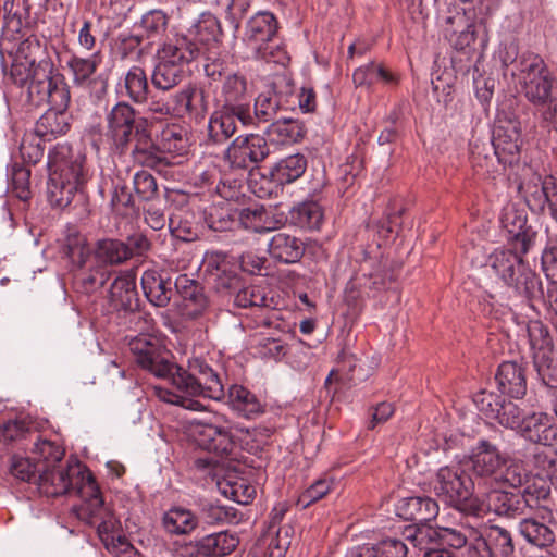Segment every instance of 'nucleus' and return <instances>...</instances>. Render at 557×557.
I'll return each mask as SVG.
<instances>
[{
  "label": "nucleus",
  "mask_w": 557,
  "mask_h": 557,
  "mask_svg": "<svg viewBox=\"0 0 557 557\" xmlns=\"http://www.w3.org/2000/svg\"><path fill=\"white\" fill-rule=\"evenodd\" d=\"M278 32V22L270 11H259L245 27L244 41L253 52L267 42H272Z\"/></svg>",
  "instance_id": "5701e85b"
},
{
  "label": "nucleus",
  "mask_w": 557,
  "mask_h": 557,
  "mask_svg": "<svg viewBox=\"0 0 557 557\" xmlns=\"http://www.w3.org/2000/svg\"><path fill=\"white\" fill-rule=\"evenodd\" d=\"M286 220L300 230L315 231L323 222V209L317 201H302L289 210Z\"/></svg>",
  "instance_id": "37998d69"
},
{
  "label": "nucleus",
  "mask_w": 557,
  "mask_h": 557,
  "mask_svg": "<svg viewBox=\"0 0 557 557\" xmlns=\"http://www.w3.org/2000/svg\"><path fill=\"white\" fill-rule=\"evenodd\" d=\"M129 350L136 363L157 379L170 380L174 386L187 394L200 392V385L171 360V352L158 337L140 334L131 339Z\"/></svg>",
  "instance_id": "20e7f679"
},
{
  "label": "nucleus",
  "mask_w": 557,
  "mask_h": 557,
  "mask_svg": "<svg viewBox=\"0 0 557 557\" xmlns=\"http://www.w3.org/2000/svg\"><path fill=\"white\" fill-rule=\"evenodd\" d=\"M408 552V546L403 540L387 536L375 543L352 548L349 557H407Z\"/></svg>",
  "instance_id": "a19ab883"
},
{
  "label": "nucleus",
  "mask_w": 557,
  "mask_h": 557,
  "mask_svg": "<svg viewBox=\"0 0 557 557\" xmlns=\"http://www.w3.org/2000/svg\"><path fill=\"white\" fill-rule=\"evenodd\" d=\"M121 86L123 97L134 104H146L150 97V87L145 69L133 65L124 75Z\"/></svg>",
  "instance_id": "58836bf2"
},
{
  "label": "nucleus",
  "mask_w": 557,
  "mask_h": 557,
  "mask_svg": "<svg viewBox=\"0 0 557 557\" xmlns=\"http://www.w3.org/2000/svg\"><path fill=\"white\" fill-rule=\"evenodd\" d=\"M250 5V0L216 1L211 16H213L219 33L222 34L223 24H226L233 33H236L239 28L240 20L246 15Z\"/></svg>",
  "instance_id": "f704fd0d"
},
{
  "label": "nucleus",
  "mask_w": 557,
  "mask_h": 557,
  "mask_svg": "<svg viewBox=\"0 0 557 557\" xmlns=\"http://www.w3.org/2000/svg\"><path fill=\"white\" fill-rule=\"evenodd\" d=\"M306 244L299 237L285 233H275L268 244V252L272 260L283 264H294L301 260Z\"/></svg>",
  "instance_id": "bb28decb"
},
{
  "label": "nucleus",
  "mask_w": 557,
  "mask_h": 557,
  "mask_svg": "<svg viewBox=\"0 0 557 557\" xmlns=\"http://www.w3.org/2000/svg\"><path fill=\"white\" fill-rule=\"evenodd\" d=\"M235 290L231 294L233 295ZM272 299L265 295V289L259 285H249L246 287L237 288L234 302L239 308H262L269 307Z\"/></svg>",
  "instance_id": "e2e57ef3"
},
{
  "label": "nucleus",
  "mask_w": 557,
  "mask_h": 557,
  "mask_svg": "<svg viewBox=\"0 0 557 557\" xmlns=\"http://www.w3.org/2000/svg\"><path fill=\"white\" fill-rule=\"evenodd\" d=\"M521 128L517 119H498L494 126L491 144L498 162L512 166L520 161Z\"/></svg>",
  "instance_id": "2eb2a0df"
},
{
  "label": "nucleus",
  "mask_w": 557,
  "mask_h": 557,
  "mask_svg": "<svg viewBox=\"0 0 557 557\" xmlns=\"http://www.w3.org/2000/svg\"><path fill=\"white\" fill-rule=\"evenodd\" d=\"M67 109L50 107L36 122L34 132L47 141L65 135L71 128Z\"/></svg>",
  "instance_id": "473e14b6"
},
{
  "label": "nucleus",
  "mask_w": 557,
  "mask_h": 557,
  "mask_svg": "<svg viewBox=\"0 0 557 557\" xmlns=\"http://www.w3.org/2000/svg\"><path fill=\"white\" fill-rule=\"evenodd\" d=\"M500 222L506 232V240L511 248L528 253L535 247L539 232L528 223V218L522 211L508 208Z\"/></svg>",
  "instance_id": "f3484780"
},
{
  "label": "nucleus",
  "mask_w": 557,
  "mask_h": 557,
  "mask_svg": "<svg viewBox=\"0 0 557 557\" xmlns=\"http://www.w3.org/2000/svg\"><path fill=\"white\" fill-rule=\"evenodd\" d=\"M34 435L37 440L34 443L33 454L37 465L41 469L58 467L64 457V448L55 442L41 438L37 433Z\"/></svg>",
  "instance_id": "6e6d98bb"
},
{
  "label": "nucleus",
  "mask_w": 557,
  "mask_h": 557,
  "mask_svg": "<svg viewBox=\"0 0 557 557\" xmlns=\"http://www.w3.org/2000/svg\"><path fill=\"white\" fill-rule=\"evenodd\" d=\"M45 141L47 140L37 135L36 132L24 134L20 144V154L23 161L37 164L45 156Z\"/></svg>",
  "instance_id": "0e129e2a"
},
{
  "label": "nucleus",
  "mask_w": 557,
  "mask_h": 557,
  "mask_svg": "<svg viewBox=\"0 0 557 557\" xmlns=\"http://www.w3.org/2000/svg\"><path fill=\"white\" fill-rule=\"evenodd\" d=\"M267 263V258L253 252L240 257L238 265L236 258L223 251H211V287L221 296H230L240 287L238 268L251 274L260 273Z\"/></svg>",
  "instance_id": "9d476101"
},
{
  "label": "nucleus",
  "mask_w": 557,
  "mask_h": 557,
  "mask_svg": "<svg viewBox=\"0 0 557 557\" xmlns=\"http://www.w3.org/2000/svg\"><path fill=\"white\" fill-rule=\"evenodd\" d=\"M60 252L71 261L75 269L92 264V249L88 246L85 235L75 227H67Z\"/></svg>",
  "instance_id": "7c9ffc66"
},
{
  "label": "nucleus",
  "mask_w": 557,
  "mask_h": 557,
  "mask_svg": "<svg viewBox=\"0 0 557 557\" xmlns=\"http://www.w3.org/2000/svg\"><path fill=\"white\" fill-rule=\"evenodd\" d=\"M72 494L77 495L83 500L78 509L79 518L86 517V515L104 506V500L96 478L87 468H81V473L74 475Z\"/></svg>",
  "instance_id": "a878e982"
},
{
  "label": "nucleus",
  "mask_w": 557,
  "mask_h": 557,
  "mask_svg": "<svg viewBox=\"0 0 557 557\" xmlns=\"http://www.w3.org/2000/svg\"><path fill=\"white\" fill-rule=\"evenodd\" d=\"M129 247L120 239L104 238L97 240L92 248V264H121L131 259Z\"/></svg>",
  "instance_id": "49530a36"
},
{
  "label": "nucleus",
  "mask_w": 557,
  "mask_h": 557,
  "mask_svg": "<svg viewBox=\"0 0 557 557\" xmlns=\"http://www.w3.org/2000/svg\"><path fill=\"white\" fill-rule=\"evenodd\" d=\"M101 62L102 55L99 50L88 57L73 53L66 61L73 85L78 88L89 89L99 86L100 92L104 94L108 88V79L102 74L95 76Z\"/></svg>",
  "instance_id": "a211bd4d"
},
{
  "label": "nucleus",
  "mask_w": 557,
  "mask_h": 557,
  "mask_svg": "<svg viewBox=\"0 0 557 557\" xmlns=\"http://www.w3.org/2000/svg\"><path fill=\"white\" fill-rule=\"evenodd\" d=\"M440 511L438 504L429 496H412L399 500L396 506L397 515L407 521L428 524Z\"/></svg>",
  "instance_id": "cd10ccee"
},
{
  "label": "nucleus",
  "mask_w": 557,
  "mask_h": 557,
  "mask_svg": "<svg viewBox=\"0 0 557 557\" xmlns=\"http://www.w3.org/2000/svg\"><path fill=\"white\" fill-rule=\"evenodd\" d=\"M296 108V95L293 84L285 79L273 82L270 88L255 100L253 114L249 107H237V119L244 125L273 123L285 112Z\"/></svg>",
  "instance_id": "6e6552de"
},
{
  "label": "nucleus",
  "mask_w": 557,
  "mask_h": 557,
  "mask_svg": "<svg viewBox=\"0 0 557 557\" xmlns=\"http://www.w3.org/2000/svg\"><path fill=\"white\" fill-rule=\"evenodd\" d=\"M157 141L163 156L177 154L183 156L188 149V138L186 129L176 123L166 124L157 135Z\"/></svg>",
  "instance_id": "09e8293b"
},
{
  "label": "nucleus",
  "mask_w": 557,
  "mask_h": 557,
  "mask_svg": "<svg viewBox=\"0 0 557 557\" xmlns=\"http://www.w3.org/2000/svg\"><path fill=\"white\" fill-rule=\"evenodd\" d=\"M174 287L182 297L184 305V315L190 320H196L205 314L209 308V298L205 294V287L187 274H180Z\"/></svg>",
  "instance_id": "aec40b11"
},
{
  "label": "nucleus",
  "mask_w": 557,
  "mask_h": 557,
  "mask_svg": "<svg viewBox=\"0 0 557 557\" xmlns=\"http://www.w3.org/2000/svg\"><path fill=\"white\" fill-rule=\"evenodd\" d=\"M522 90L528 101L539 108L542 122L557 132V83L550 72L527 81Z\"/></svg>",
  "instance_id": "ddd939ff"
},
{
  "label": "nucleus",
  "mask_w": 557,
  "mask_h": 557,
  "mask_svg": "<svg viewBox=\"0 0 557 557\" xmlns=\"http://www.w3.org/2000/svg\"><path fill=\"white\" fill-rule=\"evenodd\" d=\"M170 16L160 9H153L141 15L135 23L134 29L146 41V49H150L157 41L165 35L169 27Z\"/></svg>",
  "instance_id": "e433bc0d"
},
{
  "label": "nucleus",
  "mask_w": 557,
  "mask_h": 557,
  "mask_svg": "<svg viewBox=\"0 0 557 557\" xmlns=\"http://www.w3.org/2000/svg\"><path fill=\"white\" fill-rule=\"evenodd\" d=\"M106 138L111 149L119 154L129 150L133 137L147 126V120L125 100L117 101L107 113Z\"/></svg>",
  "instance_id": "9b49d317"
},
{
  "label": "nucleus",
  "mask_w": 557,
  "mask_h": 557,
  "mask_svg": "<svg viewBox=\"0 0 557 557\" xmlns=\"http://www.w3.org/2000/svg\"><path fill=\"white\" fill-rule=\"evenodd\" d=\"M82 519L89 525L97 528L98 535L103 544H107L111 540H115L117 535H121L119 532V521L104 506L86 515V517H83Z\"/></svg>",
  "instance_id": "3c124183"
},
{
  "label": "nucleus",
  "mask_w": 557,
  "mask_h": 557,
  "mask_svg": "<svg viewBox=\"0 0 557 557\" xmlns=\"http://www.w3.org/2000/svg\"><path fill=\"white\" fill-rule=\"evenodd\" d=\"M476 409L485 418L497 421L502 426L516 430L522 422L524 411L505 395L481 389L472 398Z\"/></svg>",
  "instance_id": "4468645a"
},
{
  "label": "nucleus",
  "mask_w": 557,
  "mask_h": 557,
  "mask_svg": "<svg viewBox=\"0 0 557 557\" xmlns=\"http://www.w3.org/2000/svg\"><path fill=\"white\" fill-rule=\"evenodd\" d=\"M81 473V467L67 465L66 467L45 468L38 475L37 490L47 497H58L72 494L74 475Z\"/></svg>",
  "instance_id": "6ab92c4d"
},
{
  "label": "nucleus",
  "mask_w": 557,
  "mask_h": 557,
  "mask_svg": "<svg viewBox=\"0 0 557 557\" xmlns=\"http://www.w3.org/2000/svg\"><path fill=\"white\" fill-rule=\"evenodd\" d=\"M399 75L383 63L371 61L364 65L357 67L352 73V83L355 87L366 88L368 91H374L377 83H382L386 87H395L399 84Z\"/></svg>",
  "instance_id": "c85d7f7f"
},
{
  "label": "nucleus",
  "mask_w": 557,
  "mask_h": 557,
  "mask_svg": "<svg viewBox=\"0 0 557 557\" xmlns=\"http://www.w3.org/2000/svg\"><path fill=\"white\" fill-rule=\"evenodd\" d=\"M162 525L170 534H188L197 527V518L190 510L173 507L163 515Z\"/></svg>",
  "instance_id": "864d4df0"
},
{
  "label": "nucleus",
  "mask_w": 557,
  "mask_h": 557,
  "mask_svg": "<svg viewBox=\"0 0 557 557\" xmlns=\"http://www.w3.org/2000/svg\"><path fill=\"white\" fill-rule=\"evenodd\" d=\"M211 481H215L218 492L237 504H248L255 494V488L239 476L233 461L219 465L211 458Z\"/></svg>",
  "instance_id": "dca6fc26"
},
{
  "label": "nucleus",
  "mask_w": 557,
  "mask_h": 557,
  "mask_svg": "<svg viewBox=\"0 0 557 557\" xmlns=\"http://www.w3.org/2000/svg\"><path fill=\"white\" fill-rule=\"evenodd\" d=\"M523 188V186H520ZM524 199L529 209L537 215L557 209V177L547 175L539 183H528L524 187Z\"/></svg>",
  "instance_id": "412c9836"
},
{
  "label": "nucleus",
  "mask_w": 557,
  "mask_h": 557,
  "mask_svg": "<svg viewBox=\"0 0 557 557\" xmlns=\"http://www.w3.org/2000/svg\"><path fill=\"white\" fill-rule=\"evenodd\" d=\"M521 493L525 510L534 508H546L550 498V484L541 478L529 482Z\"/></svg>",
  "instance_id": "4d7b16f0"
},
{
  "label": "nucleus",
  "mask_w": 557,
  "mask_h": 557,
  "mask_svg": "<svg viewBox=\"0 0 557 557\" xmlns=\"http://www.w3.org/2000/svg\"><path fill=\"white\" fill-rule=\"evenodd\" d=\"M133 140H135V145L131 154L135 163L151 169L168 164L166 157L162 154L157 138L151 137L147 126L134 136Z\"/></svg>",
  "instance_id": "c756f323"
},
{
  "label": "nucleus",
  "mask_w": 557,
  "mask_h": 557,
  "mask_svg": "<svg viewBox=\"0 0 557 557\" xmlns=\"http://www.w3.org/2000/svg\"><path fill=\"white\" fill-rule=\"evenodd\" d=\"M8 176L12 193L23 201L29 200L32 197L30 170L17 162H13L8 169Z\"/></svg>",
  "instance_id": "680f3d73"
},
{
  "label": "nucleus",
  "mask_w": 557,
  "mask_h": 557,
  "mask_svg": "<svg viewBox=\"0 0 557 557\" xmlns=\"http://www.w3.org/2000/svg\"><path fill=\"white\" fill-rule=\"evenodd\" d=\"M495 557H515L511 532L499 525H491L483 537Z\"/></svg>",
  "instance_id": "bf43d9fd"
},
{
  "label": "nucleus",
  "mask_w": 557,
  "mask_h": 557,
  "mask_svg": "<svg viewBox=\"0 0 557 557\" xmlns=\"http://www.w3.org/2000/svg\"><path fill=\"white\" fill-rule=\"evenodd\" d=\"M557 522H547L536 518H524L519 522V533L531 545L547 548L555 543Z\"/></svg>",
  "instance_id": "2f4dec72"
},
{
  "label": "nucleus",
  "mask_w": 557,
  "mask_h": 557,
  "mask_svg": "<svg viewBox=\"0 0 557 557\" xmlns=\"http://www.w3.org/2000/svg\"><path fill=\"white\" fill-rule=\"evenodd\" d=\"M227 403L233 410L246 419H255L264 412V406L259 398L244 386H230Z\"/></svg>",
  "instance_id": "a18cd8bd"
},
{
  "label": "nucleus",
  "mask_w": 557,
  "mask_h": 557,
  "mask_svg": "<svg viewBox=\"0 0 557 557\" xmlns=\"http://www.w3.org/2000/svg\"><path fill=\"white\" fill-rule=\"evenodd\" d=\"M47 168V198L52 207L65 209L75 194L86 198L85 188L92 172L83 149H75L69 143H58L48 152Z\"/></svg>",
  "instance_id": "f03ea898"
},
{
  "label": "nucleus",
  "mask_w": 557,
  "mask_h": 557,
  "mask_svg": "<svg viewBox=\"0 0 557 557\" xmlns=\"http://www.w3.org/2000/svg\"><path fill=\"white\" fill-rule=\"evenodd\" d=\"M242 184L235 177H219L211 193V231L233 230L242 226L256 233L271 231L276 226L264 227L265 209L263 206L244 207Z\"/></svg>",
  "instance_id": "7ed1b4c3"
},
{
  "label": "nucleus",
  "mask_w": 557,
  "mask_h": 557,
  "mask_svg": "<svg viewBox=\"0 0 557 557\" xmlns=\"http://www.w3.org/2000/svg\"><path fill=\"white\" fill-rule=\"evenodd\" d=\"M503 442V432L495 431L488 437H480L475 446L471 449L470 463L473 474L483 479H495L506 466L505 451L500 450Z\"/></svg>",
  "instance_id": "f8f14e48"
},
{
  "label": "nucleus",
  "mask_w": 557,
  "mask_h": 557,
  "mask_svg": "<svg viewBox=\"0 0 557 557\" xmlns=\"http://www.w3.org/2000/svg\"><path fill=\"white\" fill-rule=\"evenodd\" d=\"M525 255L513 248H498L488 256L487 265L516 296L533 301L543 296V285L524 260Z\"/></svg>",
  "instance_id": "39448f33"
},
{
  "label": "nucleus",
  "mask_w": 557,
  "mask_h": 557,
  "mask_svg": "<svg viewBox=\"0 0 557 557\" xmlns=\"http://www.w3.org/2000/svg\"><path fill=\"white\" fill-rule=\"evenodd\" d=\"M487 506L497 516L516 518L527 512L521 493L517 491L494 490L487 495Z\"/></svg>",
  "instance_id": "ea45409f"
},
{
  "label": "nucleus",
  "mask_w": 557,
  "mask_h": 557,
  "mask_svg": "<svg viewBox=\"0 0 557 557\" xmlns=\"http://www.w3.org/2000/svg\"><path fill=\"white\" fill-rule=\"evenodd\" d=\"M186 113L196 122L205 121L208 112L207 91L205 87L188 86Z\"/></svg>",
  "instance_id": "338daca9"
},
{
  "label": "nucleus",
  "mask_w": 557,
  "mask_h": 557,
  "mask_svg": "<svg viewBox=\"0 0 557 557\" xmlns=\"http://www.w3.org/2000/svg\"><path fill=\"white\" fill-rule=\"evenodd\" d=\"M185 76V70L170 63L156 60L151 84L160 92H168L178 86Z\"/></svg>",
  "instance_id": "8fccbe9b"
},
{
  "label": "nucleus",
  "mask_w": 557,
  "mask_h": 557,
  "mask_svg": "<svg viewBox=\"0 0 557 557\" xmlns=\"http://www.w3.org/2000/svg\"><path fill=\"white\" fill-rule=\"evenodd\" d=\"M307 170V159L301 153L287 156L270 170V177L276 185H286L300 178Z\"/></svg>",
  "instance_id": "c03bdc74"
},
{
  "label": "nucleus",
  "mask_w": 557,
  "mask_h": 557,
  "mask_svg": "<svg viewBox=\"0 0 557 557\" xmlns=\"http://www.w3.org/2000/svg\"><path fill=\"white\" fill-rule=\"evenodd\" d=\"M42 469L37 462L28 457L13 455L10 458L9 474L16 482L35 484L37 486L38 475Z\"/></svg>",
  "instance_id": "052dcab7"
},
{
  "label": "nucleus",
  "mask_w": 557,
  "mask_h": 557,
  "mask_svg": "<svg viewBox=\"0 0 557 557\" xmlns=\"http://www.w3.org/2000/svg\"><path fill=\"white\" fill-rule=\"evenodd\" d=\"M542 270L550 283H557V234H548L541 256Z\"/></svg>",
  "instance_id": "774afa93"
},
{
  "label": "nucleus",
  "mask_w": 557,
  "mask_h": 557,
  "mask_svg": "<svg viewBox=\"0 0 557 557\" xmlns=\"http://www.w3.org/2000/svg\"><path fill=\"white\" fill-rule=\"evenodd\" d=\"M172 282L157 270H146L141 275V288L146 298L156 307L169 305L172 295Z\"/></svg>",
  "instance_id": "c9c22d12"
},
{
  "label": "nucleus",
  "mask_w": 557,
  "mask_h": 557,
  "mask_svg": "<svg viewBox=\"0 0 557 557\" xmlns=\"http://www.w3.org/2000/svg\"><path fill=\"white\" fill-rule=\"evenodd\" d=\"M527 332L533 357L539 354L553 355V337L547 325L540 320H532L527 325Z\"/></svg>",
  "instance_id": "13d9d810"
},
{
  "label": "nucleus",
  "mask_w": 557,
  "mask_h": 557,
  "mask_svg": "<svg viewBox=\"0 0 557 557\" xmlns=\"http://www.w3.org/2000/svg\"><path fill=\"white\" fill-rule=\"evenodd\" d=\"M525 366L518 361L502 362L495 373L497 388L502 395L521 399L527 394Z\"/></svg>",
  "instance_id": "b1692460"
},
{
  "label": "nucleus",
  "mask_w": 557,
  "mask_h": 557,
  "mask_svg": "<svg viewBox=\"0 0 557 557\" xmlns=\"http://www.w3.org/2000/svg\"><path fill=\"white\" fill-rule=\"evenodd\" d=\"M110 277V271L107 267L97 264L90 265L89 270L86 267L77 269L74 276V287L77 292L89 295L104 286Z\"/></svg>",
  "instance_id": "603ef678"
},
{
  "label": "nucleus",
  "mask_w": 557,
  "mask_h": 557,
  "mask_svg": "<svg viewBox=\"0 0 557 557\" xmlns=\"http://www.w3.org/2000/svg\"><path fill=\"white\" fill-rule=\"evenodd\" d=\"M221 417L218 413H213L211 418V454L213 453L216 458H211L213 461H218L219 465L231 461L227 457L234 449V441L231 434V426L228 423L223 425L220 424Z\"/></svg>",
  "instance_id": "de8ad7c7"
},
{
  "label": "nucleus",
  "mask_w": 557,
  "mask_h": 557,
  "mask_svg": "<svg viewBox=\"0 0 557 557\" xmlns=\"http://www.w3.org/2000/svg\"><path fill=\"white\" fill-rule=\"evenodd\" d=\"M531 443L552 446L557 442V426L545 412L523 414L522 422L516 429Z\"/></svg>",
  "instance_id": "4be33fe9"
},
{
  "label": "nucleus",
  "mask_w": 557,
  "mask_h": 557,
  "mask_svg": "<svg viewBox=\"0 0 557 557\" xmlns=\"http://www.w3.org/2000/svg\"><path fill=\"white\" fill-rule=\"evenodd\" d=\"M109 305L115 311L139 314V298L133 274L126 273L114 278L109 289Z\"/></svg>",
  "instance_id": "393cba45"
},
{
  "label": "nucleus",
  "mask_w": 557,
  "mask_h": 557,
  "mask_svg": "<svg viewBox=\"0 0 557 557\" xmlns=\"http://www.w3.org/2000/svg\"><path fill=\"white\" fill-rule=\"evenodd\" d=\"M435 529L430 524L414 523L405 528L401 539L405 543L408 541L413 547L423 550L430 549L429 545L434 542Z\"/></svg>",
  "instance_id": "69168bd1"
},
{
  "label": "nucleus",
  "mask_w": 557,
  "mask_h": 557,
  "mask_svg": "<svg viewBox=\"0 0 557 557\" xmlns=\"http://www.w3.org/2000/svg\"><path fill=\"white\" fill-rule=\"evenodd\" d=\"M435 495L446 506L462 513L473 515L479 510L471 476L459 465L441 467L433 480Z\"/></svg>",
  "instance_id": "1a4fd4ad"
},
{
  "label": "nucleus",
  "mask_w": 557,
  "mask_h": 557,
  "mask_svg": "<svg viewBox=\"0 0 557 557\" xmlns=\"http://www.w3.org/2000/svg\"><path fill=\"white\" fill-rule=\"evenodd\" d=\"M28 98L35 106L49 104L67 109L71 103V87L54 65L50 57L33 62L32 82L28 86Z\"/></svg>",
  "instance_id": "0eeeda50"
},
{
  "label": "nucleus",
  "mask_w": 557,
  "mask_h": 557,
  "mask_svg": "<svg viewBox=\"0 0 557 557\" xmlns=\"http://www.w3.org/2000/svg\"><path fill=\"white\" fill-rule=\"evenodd\" d=\"M548 71V66L541 55L532 51H525L516 61V70L512 71V75L517 76L523 85L529 79L546 75Z\"/></svg>",
  "instance_id": "5fc2aeb1"
},
{
  "label": "nucleus",
  "mask_w": 557,
  "mask_h": 557,
  "mask_svg": "<svg viewBox=\"0 0 557 557\" xmlns=\"http://www.w3.org/2000/svg\"><path fill=\"white\" fill-rule=\"evenodd\" d=\"M235 131L234 114L211 116V165L219 177H233L231 170L249 169L270 153L267 139L257 134L230 141Z\"/></svg>",
  "instance_id": "f257e3e1"
},
{
  "label": "nucleus",
  "mask_w": 557,
  "mask_h": 557,
  "mask_svg": "<svg viewBox=\"0 0 557 557\" xmlns=\"http://www.w3.org/2000/svg\"><path fill=\"white\" fill-rule=\"evenodd\" d=\"M307 129L298 119L282 115L275 122L269 124L265 134L269 140L275 145H292L304 139Z\"/></svg>",
  "instance_id": "72a5a7b5"
},
{
  "label": "nucleus",
  "mask_w": 557,
  "mask_h": 557,
  "mask_svg": "<svg viewBox=\"0 0 557 557\" xmlns=\"http://www.w3.org/2000/svg\"><path fill=\"white\" fill-rule=\"evenodd\" d=\"M246 95V81L236 74H228L222 84L221 92L216 97V101L223 103L225 109L223 112H214L211 116L221 114H234V122L237 119V107H245L243 100Z\"/></svg>",
  "instance_id": "4c0bfd02"
},
{
  "label": "nucleus",
  "mask_w": 557,
  "mask_h": 557,
  "mask_svg": "<svg viewBox=\"0 0 557 557\" xmlns=\"http://www.w3.org/2000/svg\"><path fill=\"white\" fill-rule=\"evenodd\" d=\"M154 59L184 70L188 63L202 59L203 71L209 76V14L202 12L187 36H166L160 42Z\"/></svg>",
  "instance_id": "423d86ee"
},
{
  "label": "nucleus",
  "mask_w": 557,
  "mask_h": 557,
  "mask_svg": "<svg viewBox=\"0 0 557 557\" xmlns=\"http://www.w3.org/2000/svg\"><path fill=\"white\" fill-rule=\"evenodd\" d=\"M18 7H14L11 13L4 17L2 36L9 40H20L23 28H29L36 24L32 16V4L28 0H17Z\"/></svg>",
  "instance_id": "79ce46f5"
}]
</instances>
